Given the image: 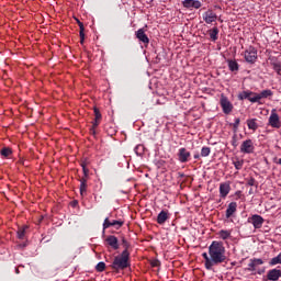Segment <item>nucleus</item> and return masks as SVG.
Segmentation results:
<instances>
[{"label":"nucleus","mask_w":281,"mask_h":281,"mask_svg":"<svg viewBox=\"0 0 281 281\" xmlns=\"http://www.w3.org/2000/svg\"><path fill=\"white\" fill-rule=\"evenodd\" d=\"M209 256H211L212 267H218V265L226 262L227 256L225 255V246L223 245V241H212L209 246Z\"/></svg>","instance_id":"obj_1"},{"label":"nucleus","mask_w":281,"mask_h":281,"mask_svg":"<svg viewBox=\"0 0 281 281\" xmlns=\"http://www.w3.org/2000/svg\"><path fill=\"white\" fill-rule=\"evenodd\" d=\"M109 267L112 271H115V273L128 269V267H131V252L128 250H123L121 255L114 257Z\"/></svg>","instance_id":"obj_2"},{"label":"nucleus","mask_w":281,"mask_h":281,"mask_svg":"<svg viewBox=\"0 0 281 281\" xmlns=\"http://www.w3.org/2000/svg\"><path fill=\"white\" fill-rule=\"evenodd\" d=\"M273 97V91L269 90V89H266V90H262L260 93H256L255 92V97L254 99H250V102L252 104H262L260 101L263 100V99H267V98H272Z\"/></svg>","instance_id":"obj_3"},{"label":"nucleus","mask_w":281,"mask_h":281,"mask_svg":"<svg viewBox=\"0 0 281 281\" xmlns=\"http://www.w3.org/2000/svg\"><path fill=\"white\" fill-rule=\"evenodd\" d=\"M220 104L225 115H229V113L234 111V104H232V102L225 94H221Z\"/></svg>","instance_id":"obj_4"},{"label":"nucleus","mask_w":281,"mask_h":281,"mask_svg":"<svg viewBox=\"0 0 281 281\" xmlns=\"http://www.w3.org/2000/svg\"><path fill=\"white\" fill-rule=\"evenodd\" d=\"M245 60L246 63H250V65H254L256 60H258V50L254 46H249L248 49L245 50Z\"/></svg>","instance_id":"obj_5"},{"label":"nucleus","mask_w":281,"mask_h":281,"mask_svg":"<svg viewBox=\"0 0 281 281\" xmlns=\"http://www.w3.org/2000/svg\"><path fill=\"white\" fill-rule=\"evenodd\" d=\"M256 150V146H254V140L246 139L240 145V153L244 155H251Z\"/></svg>","instance_id":"obj_6"},{"label":"nucleus","mask_w":281,"mask_h":281,"mask_svg":"<svg viewBox=\"0 0 281 281\" xmlns=\"http://www.w3.org/2000/svg\"><path fill=\"white\" fill-rule=\"evenodd\" d=\"M248 223H250L255 229H260L265 224V218L261 215L254 214L248 217Z\"/></svg>","instance_id":"obj_7"},{"label":"nucleus","mask_w":281,"mask_h":281,"mask_svg":"<svg viewBox=\"0 0 281 281\" xmlns=\"http://www.w3.org/2000/svg\"><path fill=\"white\" fill-rule=\"evenodd\" d=\"M281 278V270L278 268L270 269L267 276L263 277V281H279Z\"/></svg>","instance_id":"obj_8"},{"label":"nucleus","mask_w":281,"mask_h":281,"mask_svg":"<svg viewBox=\"0 0 281 281\" xmlns=\"http://www.w3.org/2000/svg\"><path fill=\"white\" fill-rule=\"evenodd\" d=\"M191 156L192 154H190V151L186 149V147H181L178 150V160L180 161V164H188V161H190Z\"/></svg>","instance_id":"obj_9"},{"label":"nucleus","mask_w":281,"mask_h":281,"mask_svg":"<svg viewBox=\"0 0 281 281\" xmlns=\"http://www.w3.org/2000/svg\"><path fill=\"white\" fill-rule=\"evenodd\" d=\"M124 225V221L122 220H113L112 222L109 221V217H106L103 222V232L104 229H109V227H115V229H120Z\"/></svg>","instance_id":"obj_10"},{"label":"nucleus","mask_w":281,"mask_h":281,"mask_svg":"<svg viewBox=\"0 0 281 281\" xmlns=\"http://www.w3.org/2000/svg\"><path fill=\"white\" fill-rule=\"evenodd\" d=\"M269 124L272 128H281L280 115L276 113V110L271 111V114L269 116Z\"/></svg>","instance_id":"obj_11"},{"label":"nucleus","mask_w":281,"mask_h":281,"mask_svg":"<svg viewBox=\"0 0 281 281\" xmlns=\"http://www.w3.org/2000/svg\"><path fill=\"white\" fill-rule=\"evenodd\" d=\"M218 19V15L214 13L211 9H209L206 12L203 13V21L207 23L209 25L214 23Z\"/></svg>","instance_id":"obj_12"},{"label":"nucleus","mask_w":281,"mask_h":281,"mask_svg":"<svg viewBox=\"0 0 281 281\" xmlns=\"http://www.w3.org/2000/svg\"><path fill=\"white\" fill-rule=\"evenodd\" d=\"M105 243L106 245H109L111 248L114 249V251H117V249H120V243L117 240V237H115L114 235H109L105 238Z\"/></svg>","instance_id":"obj_13"},{"label":"nucleus","mask_w":281,"mask_h":281,"mask_svg":"<svg viewBox=\"0 0 281 281\" xmlns=\"http://www.w3.org/2000/svg\"><path fill=\"white\" fill-rule=\"evenodd\" d=\"M135 34L136 38H138L140 43H144V45H148V43H150V38L146 35V31H144V29H138Z\"/></svg>","instance_id":"obj_14"},{"label":"nucleus","mask_w":281,"mask_h":281,"mask_svg":"<svg viewBox=\"0 0 281 281\" xmlns=\"http://www.w3.org/2000/svg\"><path fill=\"white\" fill-rule=\"evenodd\" d=\"M232 190V187L229 186L228 182H223L220 184V195L222 196V199H225L227 196V194H229Z\"/></svg>","instance_id":"obj_15"},{"label":"nucleus","mask_w":281,"mask_h":281,"mask_svg":"<svg viewBox=\"0 0 281 281\" xmlns=\"http://www.w3.org/2000/svg\"><path fill=\"white\" fill-rule=\"evenodd\" d=\"M236 210H238V203L231 202L226 210V218H232L236 214Z\"/></svg>","instance_id":"obj_16"},{"label":"nucleus","mask_w":281,"mask_h":281,"mask_svg":"<svg viewBox=\"0 0 281 281\" xmlns=\"http://www.w3.org/2000/svg\"><path fill=\"white\" fill-rule=\"evenodd\" d=\"M168 218H170V213H168L166 210H162L157 216L158 225H165Z\"/></svg>","instance_id":"obj_17"},{"label":"nucleus","mask_w":281,"mask_h":281,"mask_svg":"<svg viewBox=\"0 0 281 281\" xmlns=\"http://www.w3.org/2000/svg\"><path fill=\"white\" fill-rule=\"evenodd\" d=\"M256 97V92L254 91H243L238 94V100H249V102H251V100Z\"/></svg>","instance_id":"obj_18"},{"label":"nucleus","mask_w":281,"mask_h":281,"mask_svg":"<svg viewBox=\"0 0 281 281\" xmlns=\"http://www.w3.org/2000/svg\"><path fill=\"white\" fill-rule=\"evenodd\" d=\"M202 258H204V266L207 271H213V266H212V256L207 255V252L202 254Z\"/></svg>","instance_id":"obj_19"},{"label":"nucleus","mask_w":281,"mask_h":281,"mask_svg":"<svg viewBox=\"0 0 281 281\" xmlns=\"http://www.w3.org/2000/svg\"><path fill=\"white\" fill-rule=\"evenodd\" d=\"M218 32H220L218 27H216V26L207 31V34H209L211 41H213V42L218 41Z\"/></svg>","instance_id":"obj_20"},{"label":"nucleus","mask_w":281,"mask_h":281,"mask_svg":"<svg viewBox=\"0 0 281 281\" xmlns=\"http://www.w3.org/2000/svg\"><path fill=\"white\" fill-rule=\"evenodd\" d=\"M77 24L79 25V36H80V43H85V24L80 22L78 19H76Z\"/></svg>","instance_id":"obj_21"},{"label":"nucleus","mask_w":281,"mask_h":281,"mask_svg":"<svg viewBox=\"0 0 281 281\" xmlns=\"http://www.w3.org/2000/svg\"><path fill=\"white\" fill-rule=\"evenodd\" d=\"M227 65H228L229 71H238V69H240V66L236 60L228 59Z\"/></svg>","instance_id":"obj_22"},{"label":"nucleus","mask_w":281,"mask_h":281,"mask_svg":"<svg viewBox=\"0 0 281 281\" xmlns=\"http://www.w3.org/2000/svg\"><path fill=\"white\" fill-rule=\"evenodd\" d=\"M247 126L249 131H258V123L256 122V119H248Z\"/></svg>","instance_id":"obj_23"},{"label":"nucleus","mask_w":281,"mask_h":281,"mask_svg":"<svg viewBox=\"0 0 281 281\" xmlns=\"http://www.w3.org/2000/svg\"><path fill=\"white\" fill-rule=\"evenodd\" d=\"M218 236L222 240H227L228 238H232V231L222 229L218 232Z\"/></svg>","instance_id":"obj_24"},{"label":"nucleus","mask_w":281,"mask_h":281,"mask_svg":"<svg viewBox=\"0 0 281 281\" xmlns=\"http://www.w3.org/2000/svg\"><path fill=\"white\" fill-rule=\"evenodd\" d=\"M250 262L252 263L255 271L258 270V267H260V265H265V261L260 258L250 259Z\"/></svg>","instance_id":"obj_25"},{"label":"nucleus","mask_w":281,"mask_h":281,"mask_svg":"<svg viewBox=\"0 0 281 281\" xmlns=\"http://www.w3.org/2000/svg\"><path fill=\"white\" fill-rule=\"evenodd\" d=\"M0 155L2 157H10V155H12V148L3 147L2 149H0Z\"/></svg>","instance_id":"obj_26"},{"label":"nucleus","mask_w":281,"mask_h":281,"mask_svg":"<svg viewBox=\"0 0 281 281\" xmlns=\"http://www.w3.org/2000/svg\"><path fill=\"white\" fill-rule=\"evenodd\" d=\"M27 229V226H22L18 229V238L20 240H23V238H25V232Z\"/></svg>","instance_id":"obj_27"},{"label":"nucleus","mask_w":281,"mask_h":281,"mask_svg":"<svg viewBox=\"0 0 281 281\" xmlns=\"http://www.w3.org/2000/svg\"><path fill=\"white\" fill-rule=\"evenodd\" d=\"M87 188H88L87 182H80L79 190H80V195L81 196H86L87 195Z\"/></svg>","instance_id":"obj_28"},{"label":"nucleus","mask_w":281,"mask_h":281,"mask_svg":"<svg viewBox=\"0 0 281 281\" xmlns=\"http://www.w3.org/2000/svg\"><path fill=\"white\" fill-rule=\"evenodd\" d=\"M104 269H106V263H104V261H100L95 266V271H98V273H102V271H104Z\"/></svg>","instance_id":"obj_29"},{"label":"nucleus","mask_w":281,"mask_h":281,"mask_svg":"<svg viewBox=\"0 0 281 281\" xmlns=\"http://www.w3.org/2000/svg\"><path fill=\"white\" fill-rule=\"evenodd\" d=\"M212 149L210 147H202L201 149V157H210Z\"/></svg>","instance_id":"obj_30"},{"label":"nucleus","mask_w":281,"mask_h":281,"mask_svg":"<svg viewBox=\"0 0 281 281\" xmlns=\"http://www.w3.org/2000/svg\"><path fill=\"white\" fill-rule=\"evenodd\" d=\"M182 5L187 9L194 8V0H184L182 1Z\"/></svg>","instance_id":"obj_31"},{"label":"nucleus","mask_w":281,"mask_h":281,"mask_svg":"<svg viewBox=\"0 0 281 281\" xmlns=\"http://www.w3.org/2000/svg\"><path fill=\"white\" fill-rule=\"evenodd\" d=\"M231 126H233L234 133H238V126H240V120L238 117L235 119V122L231 124Z\"/></svg>","instance_id":"obj_32"},{"label":"nucleus","mask_w":281,"mask_h":281,"mask_svg":"<svg viewBox=\"0 0 281 281\" xmlns=\"http://www.w3.org/2000/svg\"><path fill=\"white\" fill-rule=\"evenodd\" d=\"M236 170H243V166L245 164V160H236L233 162Z\"/></svg>","instance_id":"obj_33"},{"label":"nucleus","mask_w":281,"mask_h":281,"mask_svg":"<svg viewBox=\"0 0 281 281\" xmlns=\"http://www.w3.org/2000/svg\"><path fill=\"white\" fill-rule=\"evenodd\" d=\"M93 113H94V120H101L102 121V113H100V109L94 106L93 108Z\"/></svg>","instance_id":"obj_34"},{"label":"nucleus","mask_w":281,"mask_h":281,"mask_svg":"<svg viewBox=\"0 0 281 281\" xmlns=\"http://www.w3.org/2000/svg\"><path fill=\"white\" fill-rule=\"evenodd\" d=\"M122 245L124 247V251H128V247H131V244L124 237L122 238Z\"/></svg>","instance_id":"obj_35"},{"label":"nucleus","mask_w":281,"mask_h":281,"mask_svg":"<svg viewBox=\"0 0 281 281\" xmlns=\"http://www.w3.org/2000/svg\"><path fill=\"white\" fill-rule=\"evenodd\" d=\"M273 65V69L274 71H277V74H279V76L281 75V65L279 63H274Z\"/></svg>","instance_id":"obj_36"},{"label":"nucleus","mask_w":281,"mask_h":281,"mask_svg":"<svg viewBox=\"0 0 281 281\" xmlns=\"http://www.w3.org/2000/svg\"><path fill=\"white\" fill-rule=\"evenodd\" d=\"M246 271H250L251 273H256V268H254V263H251V260L248 263V268H246Z\"/></svg>","instance_id":"obj_37"},{"label":"nucleus","mask_w":281,"mask_h":281,"mask_svg":"<svg viewBox=\"0 0 281 281\" xmlns=\"http://www.w3.org/2000/svg\"><path fill=\"white\" fill-rule=\"evenodd\" d=\"M247 186L258 187V182L254 178H250V179L247 180Z\"/></svg>","instance_id":"obj_38"},{"label":"nucleus","mask_w":281,"mask_h":281,"mask_svg":"<svg viewBox=\"0 0 281 281\" xmlns=\"http://www.w3.org/2000/svg\"><path fill=\"white\" fill-rule=\"evenodd\" d=\"M266 269L265 268H260L258 270H256L255 272H252V276H262L265 273Z\"/></svg>","instance_id":"obj_39"},{"label":"nucleus","mask_w":281,"mask_h":281,"mask_svg":"<svg viewBox=\"0 0 281 281\" xmlns=\"http://www.w3.org/2000/svg\"><path fill=\"white\" fill-rule=\"evenodd\" d=\"M201 5H203V4L201 3V1H199V0H193V8H194L195 10H199V8H201Z\"/></svg>","instance_id":"obj_40"},{"label":"nucleus","mask_w":281,"mask_h":281,"mask_svg":"<svg viewBox=\"0 0 281 281\" xmlns=\"http://www.w3.org/2000/svg\"><path fill=\"white\" fill-rule=\"evenodd\" d=\"M89 160L87 159V158H85V159H82L81 161H80V166H81V168H87V166H89Z\"/></svg>","instance_id":"obj_41"},{"label":"nucleus","mask_w":281,"mask_h":281,"mask_svg":"<svg viewBox=\"0 0 281 281\" xmlns=\"http://www.w3.org/2000/svg\"><path fill=\"white\" fill-rule=\"evenodd\" d=\"M100 122H102L101 120H98V119H94L93 121H92V127L93 128H98V126H100Z\"/></svg>","instance_id":"obj_42"},{"label":"nucleus","mask_w":281,"mask_h":281,"mask_svg":"<svg viewBox=\"0 0 281 281\" xmlns=\"http://www.w3.org/2000/svg\"><path fill=\"white\" fill-rule=\"evenodd\" d=\"M89 181V177L83 176L79 179V182L87 183Z\"/></svg>","instance_id":"obj_43"},{"label":"nucleus","mask_w":281,"mask_h":281,"mask_svg":"<svg viewBox=\"0 0 281 281\" xmlns=\"http://www.w3.org/2000/svg\"><path fill=\"white\" fill-rule=\"evenodd\" d=\"M159 265H161V262L157 259L151 261V267H159Z\"/></svg>","instance_id":"obj_44"},{"label":"nucleus","mask_w":281,"mask_h":281,"mask_svg":"<svg viewBox=\"0 0 281 281\" xmlns=\"http://www.w3.org/2000/svg\"><path fill=\"white\" fill-rule=\"evenodd\" d=\"M82 172H83V176L89 177V168L83 167Z\"/></svg>","instance_id":"obj_45"},{"label":"nucleus","mask_w":281,"mask_h":281,"mask_svg":"<svg viewBox=\"0 0 281 281\" xmlns=\"http://www.w3.org/2000/svg\"><path fill=\"white\" fill-rule=\"evenodd\" d=\"M232 146H234V148H236V146H238V143H237V140H236V136L233 137Z\"/></svg>","instance_id":"obj_46"},{"label":"nucleus","mask_w":281,"mask_h":281,"mask_svg":"<svg viewBox=\"0 0 281 281\" xmlns=\"http://www.w3.org/2000/svg\"><path fill=\"white\" fill-rule=\"evenodd\" d=\"M95 128L97 127H90V135H95Z\"/></svg>","instance_id":"obj_47"},{"label":"nucleus","mask_w":281,"mask_h":281,"mask_svg":"<svg viewBox=\"0 0 281 281\" xmlns=\"http://www.w3.org/2000/svg\"><path fill=\"white\" fill-rule=\"evenodd\" d=\"M183 177H186V173H183V172H178V178H179V179H183Z\"/></svg>","instance_id":"obj_48"},{"label":"nucleus","mask_w":281,"mask_h":281,"mask_svg":"<svg viewBox=\"0 0 281 281\" xmlns=\"http://www.w3.org/2000/svg\"><path fill=\"white\" fill-rule=\"evenodd\" d=\"M194 159H199V157H201L199 154H194Z\"/></svg>","instance_id":"obj_49"},{"label":"nucleus","mask_w":281,"mask_h":281,"mask_svg":"<svg viewBox=\"0 0 281 281\" xmlns=\"http://www.w3.org/2000/svg\"><path fill=\"white\" fill-rule=\"evenodd\" d=\"M249 194H254V191L251 189L249 190Z\"/></svg>","instance_id":"obj_50"},{"label":"nucleus","mask_w":281,"mask_h":281,"mask_svg":"<svg viewBox=\"0 0 281 281\" xmlns=\"http://www.w3.org/2000/svg\"><path fill=\"white\" fill-rule=\"evenodd\" d=\"M278 164L281 166V158L278 160Z\"/></svg>","instance_id":"obj_51"},{"label":"nucleus","mask_w":281,"mask_h":281,"mask_svg":"<svg viewBox=\"0 0 281 281\" xmlns=\"http://www.w3.org/2000/svg\"><path fill=\"white\" fill-rule=\"evenodd\" d=\"M15 273H19V268L15 269Z\"/></svg>","instance_id":"obj_52"},{"label":"nucleus","mask_w":281,"mask_h":281,"mask_svg":"<svg viewBox=\"0 0 281 281\" xmlns=\"http://www.w3.org/2000/svg\"><path fill=\"white\" fill-rule=\"evenodd\" d=\"M237 194H240V191H238Z\"/></svg>","instance_id":"obj_53"}]
</instances>
